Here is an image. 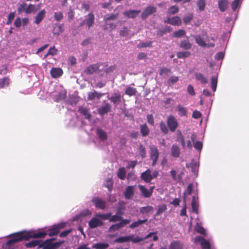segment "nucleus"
<instances>
[{
    "label": "nucleus",
    "instance_id": "ea45409f",
    "mask_svg": "<svg viewBox=\"0 0 249 249\" xmlns=\"http://www.w3.org/2000/svg\"><path fill=\"white\" fill-rule=\"evenodd\" d=\"M118 177L121 179H124L126 177V171L124 167H121L119 169L117 173Z\"/></svg>",
    "mask_w": 249,
    "mask_h": 249
},
{
    "label": "nucleus",
    "instance_id": "79ce46f5",
    "mask_svg": "<svg viewBox=\"0 0 249 249\" xmlns=\"http://www.w3.org/2000/svg\"><path fill=\"white\" fill-rule=\"evenodd\" d=\"M118 15V13H112L110 15L107 14L104 16V19L106 22L110 20H115L117 18Z\"/></svg>",
    "mask_w": 249,
    "mask_h": 249
},
{
    "label": "nucleus",
    "instance_id": "6ab92c4d",
    "mask_svg": "<svg viewBox=\"0 0 249 249\" xmlns=\"http://www.w3.org/2000/svg\"><path fill=\"white\" fill-rule=\"evenodd\" d=\"M138 187L140 190L141 195L144 197L148 198L152 196V191H149L144 186L139 185Z\"/></svg>",
    "mask_w": 249,
    "mask_h": 249
},
{
    "label": "nucleus",
    "instance_id": "f8f14e48",
    "mask_svg": "<svg viewBox=\"0 0 249 249\" xmlns=\"http://www.w3.org/2000/svg\"><path fill=\"white\" fill-rule=\"evenodd\" d=\"M157 8L155 7L150 6L147 7L145 10L142 12L141 15V18L142 19H146L148 16L155 13L156 12Z\"/></svg>",
    "mask_w": 249,
    "mask_h": 249
},
{
    "label": "nucleus",
    "instance_id": "4d7b16f0",
    "mask_svg": "<svg viewBox=\"0 0 249 249\" xmlns=\"http://www.w3.org/2000/svg\"><path fill=\"white\" fill-rule=\"evenodd\" d=\"M179 11V9L178 6L173 5L170 7L168 10V13L170 15H174Z\"/></svg>",
    "mask_w": 249,
    "mask_h": 249
},
{
    "label": "nucleus",
    "instance_id": "e2e57ef3",
    "mask_svg": "<svg viewBox=\"0 0 249 249\" xmlns=\"http://www.w3.org/2000/svg\"><path fill=\"white\" fill-rule=\"evenodd\" d=\"M197 5L198 7L199 10L202 11L204 10L206 3L205 0H198L197 2Z\"/></svg>",
    "mask_w": 249,
    "mask_h": 249
},
{
    "label": "nucleus",
    "instance_id": "7ed1b4c3",
    "mask_svg": "<svg viewBox=\"0 0 249 249\" xmlns=\"http://www.w3.org/2000/svg\"><path fill=\"white\" fill-rule=\"evenodd\" d=\"M55 238L47 239L40 243L38 248H42V249H57L64 243V241H58L53 243V241Z\"/></svg>",
    "mask_w": 249,
    "mask_h": 249
},
{
    "label": "nucleus",
    "instance_id": "774afa93",
    "mask_svg": "<svg viewBox=\"0 0 249 249\" xmlns=\"http://www.w3.org/2000/svg\"><path fill=\"white\" fill-rule=\"evenodd\" d=\"M195 148L198 151H201L203 147V143L200 141H196L194 143Z\"/></svg>",
    "mask_w": 249,
    "mask_h": 249
},
{
    "label": "nucleus",
    "instance_id": "13d9d810",
    "mask_svg": "<svg viewBox=\"0 0 249 249\" xmlns=\"http://www.w3.org/2000/svg\"><path fill=\"white\" fill-rule=\"evenodd\" d=\"M116 28V25L114 23L109 22L107 23L106 22V25L104 26L103 29L104 30H108L110 29V30H112L115 29Z\"/></svg>",
    "mask_w": 249,
    "mask_h": 249
},
{
    "label": "nucleus",
    "instance_id": "338daca9",
    "mask_svg": "<svg viewBox=\"0 0 249 249\" xmlns=\"http://www.w3.org/2000/svg\"><path fill=\"white\" fill-rule=\"evenodd\" d=\"M178 80V77L176 76H172L170 77L167 81V83L169 85H173Z\"/></svg>",
    "mask_w": 249,
    "mask_h": 249
},
{
    "label": "nucleus",
    "instance_id": "ddd939ff",
    "mask_svg": "<svg viewBox=\"0 0 249 249\" xmlns=\"http://www.w3.org/2000/svg\"><path fill=\"white\" fill-rule=\"evenodd\" d=\"M196 43L200 46L205 47H213L215 46L214 43H210L207 44L199 35H197L195 37Z\"/></svg>",
    "mask_w": 249,
    "mask_h": 249
},
{
    "label": "nucleus",
    "instance_id": "864d4df0",
    "mask_svg": "<svg viewBox=\"0 0 249 249\" xmlns=\"http://www.w3.org/2000/svg\"><path fill=\"white\" fill-rule=\"evenodd\" d=\"M129 241V236L120 237L114 240V242L119 243H123Z\"/></svg>",
    "mask_w": 249,
    "mask_h": 249
},
{
    "label": "nucleus",
    "instance_id": "c9c22d12",
    "mask_svg": "<svg viewBox=\"0 0 249 249\" xmlns=\"http://www.w3.org/2000/svg\"><path fill=\"white\" fill-rule=\"evenodd\" d=\"M108 247V244L104 243H98L92 245V248L94 249H106Z\"/></svg>",
    "mask_w": 249,
    "mask_h": 249
},
{
    "label": "nucleus",
    "instance_id": "a18cd8bd",
    "mask_svg": "<svg viewBox=\"0 0 249 249\" xmlns=\"http://www.w3.org/2000/svg\"><path fill=\"white\" fill-rule=\"evenodd\" d=\"M137 93V89L135 88L128 87L125 91V94L129 96L135 95Z\"/></svg>",
    "mask_w": 249,
    "mask_h": 249
},
{
    "label": "nucleus",
    "instance_id": "412c9836",
    "mask_svg": "<svg viewBox=\"0 0 249 249\" xmlns=\"http://www.w3.org/2000/svg\"><path fill=\"white\" fill-rule=\"evenodd\" d=\"M134 195V186H129L126 187L124 194V197L127 199H131Z\"/></svg>",
    "mask_w": 249,
    "mask_h": 249
},
{
    "label": "nucleus",
    "instance_id": "0e129e2a",
    "mask_svg": "<svg viewBox=\"0 0 249 249\" xmlns=\"http://www.w3.org/2000/svg\"><path fill=\"white\" fill-rule=\"evenodd\" d=\"M193 15L192 14H188L183 18V22L185 24H188L193 19Z\"/></svg>",
    "mask_w": 249,
    "mask_h": 249
},
{
    "label": "nucleus",
    "instance_id": "de8ad7c7",
    "mask_svg": "<svg viewBox=\"0 0 249 249\" xmlns=\"http://www.w3.org/2000/svg\"><path fill=\"white\" fill-rule=\"evenodd\" d=\"M217 76H213L211 78V87L213 91H215L217 87Z\"/></svg>",
    "mask_w": 249,
    "mask_h": 249
},
{
    "label": "nucleus",
    "instance_id": "f257e3e1",
    "mask_svg": "<svg viewBox=\"0 0 249 249\" xmlns=\"http://www.w3.org/2000/svg\"><path fill=\"white\" fill-rule=\"evenodd\" d=\"M11 239L7 241L4 245L5 249H14L15 245L18 242L23 240H29L32 237L39 236V235L31 234L30 231H21L10 235Z\"/></svg>",
    "mask_w": 249,
    "mask_h": 249
},
{
    "label": "nucleus",
    "instance_id": "0eeeda50",
    "mask_svg": "<svg viewBox=\"0 0 249 249\" xmlns=\"http://www.w3.org/2000/svg\"><path fill=\"white\" fill-rule=\"evenodd\" d=\"M156 233L157 232H151L143 238L140 237L138 236L135 237L134 235H129V241H131L133 243H138L144 241L145 239L149 238Z\"/></svg>",
    "mask_w": 249,
    "mask_h": 249
},
{
    "label": "nucleus",
    "instance_id": "052dcab7",
    "mask_svg": "<svg viewBox=\"0 0 249 249\" xmlns=\"http://www.w3.org/2000/svg\"><path fill=\"white\" fill-rule=\"evenodd\" d=\"M172 73L171 71L166 68H163L160 70V75H165L166 76H168L170 74H171Z\"/></svg>",
    "mask_w": 249,
    "mask_h": 249
},
{
    "label": "nucleus",
    "instance_id": "e433bc0d",
    "mask_svg": "<svg viewBox=\"0 0 249 249\" xmlns=\"http://www.w3.org/2000/svg\"><path fill=\"white\" fill-rule=\"evenodd\" d=\"M124 219L123 218L120 214L119 212H117L116 214L113 215H111L110 218L109 219V222H116L119 220H122Z\"/></svg>",
    "mask_w": 249,
    "mask_h": 249
},
{
    "label": "nucleus",
    "instance_id": "09e8293b",
    "mask_svg": "<svg viewBox=\"0 0 249 249\" xmlns=\"http://www.w3.org/2000/svg\"><path fill=\"white\" fill-rule=\"evenodd\" d=\"M130 32V28L124 27L120 31L119 34L121 36H127Z\"/></svg>",
    "mask_w": 249,
    "mask_h": 249
},
{
    "label": "nucleus",
    "instance_id": "4c0bfd02",
    "mask_svg": "<svg viewBox=\"0 0 249 249\" xmlns=\"http://www.w3.org/2000/svg\"><path fill=\"white\" fill-rule=\"evenodd\" d=\"M177 109L178 111V114L179 115L182 116H187V111L186 107H183L180 105H178L177 106Z\"/></svg>",
    "mask_w": 249,
    "mask_h": 249
},
{
    "label": "nucleus",
    "instance_id": "f03ea898",
    "mask_svg": "<svg viewBox=\"0 0 249 249\" xmlns=\"http://www.w3.org/2000/svg\"><path fill=\"white\" fill-rule=\"evenodd\" d=\"M31 234L32 235L34 234H36L39 235V236L38 237H32V238H44L47 235H48L50 236H52L53 235H55L57 234L58 232V229L56 228L55 226L53 227V228L48 229L46 231H30Z\"/></svg>",
    "mask_w": 249,
    "mask_h": 249
},
{
    "label": "nucleus",
    "instance_id": "c756f323",
    "mask_svg": "<svg viewBox=\"0 0 249 249\" xmlns=\"http://www.w3.org/2000/svg\"><path fill=\"white\" fill-rule=\"evenodd\" d=\"M147 221V219H145L143 220L139 219L137 221H135L133 222L130 225L129 228L131 229H135L137 227H138L140 225L145 223Z\"/></svg>",
    "mask_w": 249,
    "mask_h": 249
},
{
    "label": "nucleus",
    "instance_id": "8fccbe9b",
    "mask_svg": "<svg viewBox=\"0 0 249 249\" xmlns=\"http://www.w3.org/2000/svg\"><path fill=\"white\" fill-rule=\"evenodd\" d=\"M111 215V213H98L95 215L96 217L100 218L103 220L109 219Z\"/></svg>",
    "mask_w": 249,
    "mask_h": 249
},
{
    "label": "nucleus",
    "instance_id": "473e14b6",
    "mask_svg": "<svg viewBox=\"0 0 249 249\" xmlns=\"http://www.w3.org/2000/svg\"><path fill=\"white\" fill-rule=\"evenodd\" d=\"M228 1L227 0H220L218 1V7L221 12H224L227 8Z\"/></svg>",
    "mask_w": 249,
    "mask_h": 249
},
{
    "label": "nucleus",
    "instance_id": "a211bd4d",
    "mask_svg": "<svg viewBox=\"0 0 249 249\" xmlns=\"http://www.w3.org/2000/svg\"><path fill=\"white\" fill-rule=\"evenodd\" d=\"M104 93H98L97 91L94 90L93 92H89L88 93L87 99L89 101H91L95 98L97 99H100L103 95Z\"/></svg>",
    "mask_w": 249,
    "mask_h": 249
},
{
    "label": "nucleus",
    "instance_id": "4468645a",
    "mask_svg": "<svg viewBox=\"0 0 249 249\" xmlns=\"http://www.w3.org/2000/svg\"><path fill=\"white\" fill-rule=\"evenodd\" d=\"M104 225V223L102 220L97 218V217H93L89 222V227L91 229H94L99 226H102Z\"/></svg>",
    "mask_w": 249,
    "mask_h": 249
},
{
    "label": "nucleus",
    "instance_id": "2eb2a0df",
    "mask_svg": "<svg viewBox=\"0 0 249 249\" xmlns=\"http://www.w3.org/2000/svg\"><path fill=\"white\" fill-rule=\"evenodd\" d=\"M141 179L145 182L149 183L152 180L151 172L149 169L142 172L141 175Z\"/></svg>",
    "mask_w": 249,
    "mask_h": 249
},
{
    "label": "nucleus",
    "instance_id": "a19ab883",
    "mask_svg": "<svg viewBox=\"0 0 249 249\" xmlns=\"http://www.w3.org/2000/svg\"><path fill=\"white\" fill-rule=\"evenodd\" d=\"M40 241L39 240H33L29 243H27L25 244V246L28 248H32L36 246H39L40 244Z\"/></svg>",
    "mask_w": 249,
    "mask_h": 249
},
{
    "label": "nucleus",
    "instance_id": "72a5a7b5",
    "mask_svg": "<svg viewBox=\"0 0 249 249\" xmlns=\"http://www.w3.org/2000/svg\"><path fill=\"white\" fill-rule=\"evenodd\" d=\"M179 47L184 50H189L192 47V44L188 40H182L179 44Z\"/></svg>",
    "mask_w": 249,
    "mask_h": 249
},
{
    "label": "nucleus",
    "instance_id": "aec40b11",
    "mask_svg": "<svg viewBox=\"0 0 249 249\" xmlns=\"http://www.w3.org/2000/svg\"><path fill=\"white\" fill-rule=\"evenodd\" d=\"M50 73L53 78H56L61 76L63 71L62 70L59 68H52L50 71Z\"/></svg>",
    "mask_w": 249,
    "mask_h": 249
},
{
    "label": "nucleus",
    "instance_id": "cd10ccee",
    "mask_svg": "<svg viewBox=\"0 0 249 249\" xmlns=\"http://www.w3.org/2000/svg\"><path fill=\"white\" fill-rule=\"evenodd\" d=\"M97 135L99 139L103 141H106L107 139V133L101 128H98L96 131Z\"/></svg>",
    "mask_w": 249,
    "mask_h": 249
},
{
    "label": "nucleus",
    "instance_id": "a878e982",
    "mask_svg": "<svg viewBox=\"0 0 249 249\" xmlns=\"http://www.w3.org/2000/svg\"><path fill=\"white\" fill-rule=\"evenodd\" d=\"M140 132L142 137H146L149 134L150 130L146 124L140 125Z\"/></svg>",
    "mask_w": 249,
    "mask_h": 249
},
{
    "label": "nucleus",
    "instance_id": "6e6552de",
    "mask_svg": "<svg viewBox=\"0 0 249 249\" xmlns=\"http://www.w3.org/2000/svg\"><path fill=\"white\" fill-rule=\"evenodd\" d=\"M130 222L129 219H123L119 223L112 225L109 228V231H115L121 229Z\"/></svg>",
    "mask_w": 249,
    "mask_h": 249
},
{
    "label": "nucleus",
    "instance_id": "58836bf2",
    "mask_svg": "<svg viewBox=\"0 0 249 249\" xmlns=\"http://www.w3.org/2000/svg\"><path fill=\"white\" fill-rule=\"evenodd\" d=\"M171 25L174 26H180L181 24V20L178 16H176L171 18Z\"/></svg>",
    "mask_w": 249,
    "mask_h": 249
},
{
    "label": "nucleus",
    "instance_id": "f3484780",
    "mask_svg": "<svg viewBox=\"0 0 249 249\" xmlns=\"http://www.w3.org/2000/svg\"><path fill=\"white\" fill-rule=\"evenodd\" d=\"M111 105L107 103L104 106H102L98 109V113L102 116L109 112L111 110Z\"/></svg>",
    "mask_w": 249,
    "mask_h": 249
},
{
    "label": "nucleus",
    "instance_id": "5fc2aeb1",
    "mask_svg": "<svg viewBox=\"0 0 249 249\" xmlns=\"http://www.w3.org/2000/svg\"><path fill=\"white\" fill-rule=\"evenodd\" d=\"M186 34L185 30L179 29L177 31L173 33V36L175 37H180L184 36Z\"/></svg>",
    "mask_w": 249,
    "mask_h": 249
},
{
    "label": "nucleus",
    "instance_id": "423d86ee",
    "mask_svg": "<svg viewBox=\"0 0 249 249\" xmlns=\"http://www.w3.org/2000/svg\"><path fill=\"white\" fill-rule=\"evenodd\" d=\"M94 15L93 13H89L86 18L80 23V25L82 26L86 25L89 29H90L94 23Z\"/></svg>",
    "mask_w": 249,
    "mask_h": 249
},
{
    "label": "nucleus",
    "instance_id": "49530a36",
    "mask_svg": "<svg viewBox=\"0 0 249 249\" xmlns=\"http://www.w3.org/2000/svg\"><path fill=\"white\" fill-rule=\"evenodd\" d=\"M180 214L181 216L186 215V199L185 193H183V206L181 210Z\"/></svg>",
    "mask_w": 249,
    "mask_h": 249
},
{
    "label": "nucleus",
    "instance_id": "9d476101",
    "mask_svg": "<svg viewBox=\"0 0 249 249\" xmlns=\"http://www.w3.org/2000/svg\"><path fill=\"white\" fill-rule=\"evenodd\" d=\"M92 202L97 209L104 210L106 207V201L99 197H93L92 199Z\"/></svg>",
    "mask_w": 249,
    "mask_h": 249
},
{
    "label": "nucleus",
    "instance_id": "680f3d73",
    "mask_svg": "<svg viewBox=\"0 0 249 249\" xmlns=\"http://www.w3.org/2000/svg\"><path fill=\"white\" fill-rule=\"evenodd\" d=\"M242 0H234L231 3V8L233 11H235L237 8L240 6Z\"/></svg>",
    "mask_w": 249,
    "mask_h": 249
},
{
    "label": "nucleus",
    "instance_id": "c85d7f7f",
    "mask_svg": "<svg viewBox=\"0 0 249 249\" xmlns=\"http://www.w3.org/2000/svg\"><path fill=\"white\" fill-rule=\"evenodd\" d=\"M180 154V149L177 144H173L171 147V155L175 158H178Z\"/></svg>",
    "mask_w": 249,
    "mask_h": 249
},
{
    "label": "nucleus",
    "instance_id": "39448f33",
    "mask_svg": "<svg viewBox=\"0 0 249 249\" xmlns=\"http://www.w3.org/2000/svg\"><path fill=\"white\" fill-rule=\"evenodd\" d=\"M150 149V157L152 160V166H154L158 160L160 153L158 148L155 146H151Z\"/></svg>",
    "mask_w": 249,
    "mask_h": 249
},
{
    "label": "nucleus",
    "instance_id": "37998d69",
    "mask_svg": "<svg viewBox=\"0 0 249 249\" xmlns=\"http://www.w3.org/2000/svg\"><path fill=\"white\" fill-rule=\"evenodd\" d=\"M10 79L7 77L2 78L0 80V88L2 89L9 85Z\"/></svg>",
    "mask_w": 249,
    "mask_h": 249
},
{
    "label": "nucleus",
    "instance_id": "5701e85b",
    "mask_svg": "<svg viewBox=\"0 0 249 249\" xmlns=\"http://www.w3.org/2000/svg\"><path fill=\"white\" fill-rule=\"evenodd\" d=\"M154 208L150 205L142 207L140 209V213L142 214L148 215L153 212Z\"/></svg>",
    "mask_w": 249,
    "mask_h": 249
},
{
    "label": "nucleus",
    "instance_id": "f704fd0d",
    "mask_svg": "<svg viewBox=\"0 0 249 249\" xmlns=\"http://www.w3.org/2000/svg\"><path fill=\"white\" fill-rule=\"evenodd\" d=\"M195 77L197 80L200 81L203 84H206L208 82L206 77L201 73H196Z\"/></svg>",
    "mask_w": 249,
    "mask_h": 249
},
{
    "label": "nucleus",
    "instance_id": "c03bdc74",
    "mask_svg": "<svg viewBox=\"0 0 249 249\" xmlns=\"http://www.w3.org/2000/svg\"><path fill=\"white\" fill-rule=\"evenodd\" d=\"M191 53L189 51H183L178 52L177 54L178 58H185L190 56Z\"/></svg>",
    "mask_w": 249,
    "mask_h": 249
},
{
    "label": "nucleus",
    "instance_id": "69168bd1",
    "mask_svg": "<svg viewBox=\"0 0 249 249\" xmlns=\"http://www.w3.org/2000/svg\"><path fill=\"white\" fill-rule=\"evenodd\" d=\"M63 32L62 27L60 25H56L54 27L53 33L54 35H59Z\"/></svg>",
    "mask_w": 249,
    "mask_h": 249
},
{
    "label": "nucleus",
    "instance_id": "603ef678",
    "mask_svg": "<svg viewBox=\"0 0 249 249\" xmlns=\"http://www.w3.org/2000/svg\"><path fill=\"white\" fill-rule=\"evenodd\" d=\"M36 9L35 7V6L33 4H30L25 10V13L28 14H30L32 12H36Z\"/></svg>",
    "mask_w": 249,
    "mask_h": 249
},
{
    "label": "nucleus",
    "instance_id": "20e7f679",
    "mask_svg": "<svg viewBox=\"0 0 249 249\" xmlns=\"http://www.w3.org/2000/svg\"><path fill=\"white\" fill-rule=\"evenodd\" d=\"M167 125L172 132L176 131L178 126L177 120L173 115H170L167 119Z\"/></svg>",
    "mask_w": 249,
    "mask_h": 249
},
{
    "label": "nucleus",
    "instance_id": "3c124183",
    "mask_svg": "<svg viewBox=\"0 0 249 249\" xmlns=\"http://www.w3.org/2000/svg\"><path fill=\"white\" fill-rule=\"evenodd\" d=\"M152 42L151 41H146L145 42H141L138 45V47L140 48L151 47Z\"/></svg>",
    "mask_w": 249,
    "mask_h": 249
},
{
    "label": "nucleus",
    "instance_id": "7c9ffc66",
    "mask_svg": "<svg viewBox=\"0 0 249 249\" xmlns=\"http://www.w3.org/2000/svg\"><path fill=\"white\" fill-rule=\"evenodd\" d=\"M159 127L161 133L163 134L167 135L169 133V129L163 121L160 122Z\"/></svg>",
    "mask_w": 249,
    "mask_h": 249
},
{
    "label": "nucleus",
    "instance_id": "dca6fc26",
    "mask_svg": "<svg viewBox=\"0 0 249 249\" xmlns=\"http://www.w3.org/2000/svg\"><path fill=\"white\" fill-rule=\"evenodd\" d=\"M141 12V11L140 10H129L125 11L124 12V15L128 18H134L138 16Z\"/></svg>",
    "mask_w": 249,
    "mask_h": 249
},
{
    "label": "nucleus",
    "instance_id": "9b49d317",
    "mask_svg": "<svg viewBox=\"0 0 249 249\" xmlns=\"http://www.w3.org/2000/svg\"><path fill=\"white\" fill-rule=\"evenodd\" d=\"M99 67L100 64L98 63L90 65L84 70V72L87 75H89L94 73L98 70H99V72H100L102 70H99Z\"/></svg>",
    "mask_w": 249,
    "mask_h": 249
},
{
    "label": "nucleus",
    "instance_id": "2f4dec72",
    "mask_svg": "<svg viewBox=\"0 0 249 249\" xmlns=\"http://www.w3.org/2000/svg\"><path fill=\"white\" fill-rule=\"evenodd\" d=\"M183 245L179 241H175L171 243L169 249H182Z\"/></svg>",
    "mask_w": 249,
    "mask_h": 249
},
{
    "label": "nucleus",
    "instance_id": "6e6d98bb",
    "mask_svg": "<svg viewBox=\"0 0 249 249\" xmlns=\"http://www.w3.org/2000/svg\"><path fill=\"white\" fill-rule=\"evenodd\" d=\"M167 209L166 205L165 204L159 206L158 209L157 213L155 214V216H158L160 215L163 212H165Z\"/></svg>",
    "mask_w": 249,
    "mask_h": 249
},
{
    "label": "nucleus",
    "instance_id": "393cba45",
    "mask_svg": "<svg viewBox=\"0 0 249 249\" xmlns=\"http://www.w3.org/2000/svg\"><path fill=\"white\" fill-rule=\"evenodd\" d=\"M191 206L193 212L196 213H198V198H196L195 196L192 197L191 202Z\"/></svg>",
    "mask_w": 249,
    "mask_h": 249
},
{
    "label": "nucleus",
    "instance_id": "bb28decb",
    "mask_svg": "<svg viewBox=\"0 0 249 249\" xmlns=\"http://www.w3.org/2000/svg\"><path fill=\"white\" fill-rule=\"evenodd\" d=\"M78 111L83 115L85 116V118L89 120L91 118V114L89 113V109L81 107L79 108Z\"/></svg>",
    "mask_w": 249,
    "mask_h": 249
},
{
    "label": "nucleus",
    "instance_id": "4be33fe9",
    "mask_svg": "<svg viewBox=\"0 0 249 249\" xmlns=\"http://www.w3.org/2000/svg\"><path fill=\"white\" fill-rule=\"evenodd\" d=\"M46 14V11L43 9L40 11L36 16L35 17V20L34 23L36 24L40 23L42 19L44 18Z\"/></svg>",
    "mask_w": 249,
    "mask_h": 249
},
{
    "label": "nucleus",
    "instance_id": "1a4fd4ad",
    "mask_svg": "<svg viewBox=\"0 0 249 249\" xmlns=\"http://www.w3.org/2000/svg\"><path fill=\"white\" fill-rule=\"evenodd\" d=\"M194 241L195 243H199L202 249H211V245L209 242L206 240L203 236H196L194 239Z\"/></svg>",
    "mask_w": 249,
    "mask_h": 249
},
{
    "label": "nucleus",
    "instance_id": "b1692460",
    "mask_svg": "<svg viewBox=\"0 0 249 249\" xmlns=\"http://www.w3.org/2000/svg\"><path fill=\"white\" fill-rule=\"evenodd\" d=\"M108 99L114 104H117L121 102V96L119 93H114Z\"/></svg>",
    "mask_w": 249,
    "mask_h": 249
},
{
    "label": "nucleus",
    "instance_id": "bf43d9fd",
    "mask_svg": "<svg viewBox=\"0 0 249 249\" xmlns=\"http://www.w3.org/2000/svg\"><path fill=\"white\" fill-rule=\"evenodd\" d=\"M139 152L142 158H145L146 156V149L145 147L142 144L139 145Z\"/></svg>",
    "mask_w": 249,
    "mask_h": 249
}]
</instances>
